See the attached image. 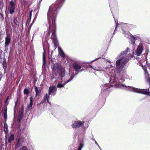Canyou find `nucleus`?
<instances>
[{
    "instance_id": "16",
    "label": "nucleus",
    "mask_w": 150,
    "mask_h": 150,
    "mask_svg": "<svg viewBox=\"0 0 150 150\" xmlns=\"http://www.w3.org/2000/svg\"><path fill=\"white\" fill-rule=\"evenodd\" d=\"M59 53L60 55L62 57H64L65 56V54L62 50H60L59 51Z\"/></svg>"
},
{
    "instance_id": "24",
    "label": "nucleus",
    "mask_w": 150,
    "mask_h": 150,
    "mask_svg": "<svg viewBox=\"0 0 150 150\" xmlns=\"http://www.w3.org/2000/svg\"><path fill=\"white\" fill-rule=\"evenodd\" d=\"M144 73L146 76L147 75V74H148V72L147 71V70L146 69L144 70Z\"/></svg>"
},
{
    "instance_id": "14",
    "label": "nucleus",
    "mask_w": 150,
    "mask_h": 150,
    "mask_svg": "<svg viewBox=\"0 0 150 150\" xmlns=\"http://www.w3.org/2000/svg\"><path fill=\"white\" fill-rule=\"evenodd\" d=\"M4 130L6 132H8V126L6 123L4 124Z\"/></svg>"
},
{
    "instance_id": "27",
    "label": "nucleus",
    "mask_w": 150,
    "mask_h": 150,
    "mask_svg": "<svg viewBox=\"0 0 150 150\" xmlns=\"http://www.w3.org/2000/svg\"><path fill=\"white\" fill-rule=\"evenodd\" d=\"M94 142H95V144H96L97 146H98V144L97 143V142L94 139Z\"/></svg>"
},
{
    "instance_id": "6",
    "label": "nucleus",
    "mask_w": 150,
    "mask_h": 150,
    "mask_svg": "<svg viewBox=\"0 0 150 150\" xmlns=\"http://www.w3.org/2000/svg\"><path fill=\"white\" fill-rule=\"evenodd\" d=\"M9 9L10 13H12L14 12L15 4L14 2L12 1H11L10 3V6L9 7Z\"/></svg>"
},
{
    "instance_id": "1",
    "label": "nucleus",
    "mask_w": 150,
    "mask_h": 150,
    "mask_svg": "<svg viewBox=\"0 0 150 150\" xmlns=\"http://www.w3.org/2000/svg\"><path fill=\"white\" fill-rule=\"evenodd\" d=\"M129 50V48L127 47L126 50L123 51L120 53L118 56V57L116 58V59L119 58L116 62L115 69L117 73L111 75L109 77V83L110 84L105 83L103 86V85L102 86L101 88L103 90L114 86H115L116 88H121L122 86H126L121 83L125 81V78L123 74L121 73V72L123 68L124 65L128 62L129 59L128 58H126L122 62L121 61L124 58V56L127 53Z\"/></svg>"
},
{
    "instance_id": "13",
    "label": "nucleus",
    "mask_w": 150,
    "mask_h": 150,
    "mask_svg": "<svg viewBox=\"0 0 150 150\" xmlns=\"http://www.w3.org/2000/svg\"><path fill=\"white\" fill-rule=\"evenodd\" d=\"M14 136L13 135H11L9 138L8 141L9 143H10L12 140L14 139Z\"/></svg>"
},
{
    "instance_id": "20",
    "label": "nucleus",
    "mask_w": 150,
    "mask_h": 150,
    "mask_svg": "<svg viewBox=\"0 0 150 150\" xmlns=\"http://www.w3.org/2000/svg\"><path fill=\"white\" fill-rule=\"evenodd\" d=\"M6 112H7V110H5V112L4 114V118H5V120H6V119L7 116Z\"/></svg>"
},
{
    "instance_id": "25",
    "label": "nucleus",
    "mask_w": 150,
    "mask_h": 150,
    "mask_svg": "<svg viewBox=\"0 0 150 150\" xmlns=\"http://www.w3.org/2000/svg\"><path fill=\"white\" fill-rule=\"evenodd\" d=\"M83 146V145L82 144H81L80 146V147L78 149V150H81Z\"/></svg>"
},
{
    "instance_id": "21",
    "label": "nucleus",
    "mask_w": 150,
    "mask_h": 150,
    "mask_svg": "<svg viewBox=\"0 0 150 150\" xmlns=\"http://www.w3.org/2000/svg\"><path fill=\"white\" fill-rule=\"evenodd\" d=\"M22 150H28L27 147L26 146H23L22 147Z\"/></svg>"
},
{
    "instance_id": "10",
    "label": "nucleus",
    "mask_w": 150,
    "mask_h": 150,
    "mask_svg": "<svg viewBox=\"0 0 150 150\" xmlns=\"http://www.w3.org/2000/svg\"><path fill=\"white\" fill-rule=\"evenodd\" d=\"M33 98L30 97V103L29 105L28 106V109L30 110L31 109L33 105Z\"/></svg>"
},
{
    "instance_id": "17",
    "label": "nucleus",
    "mask_w": 150,
    "mask_h": 150,
    "mask_svg": "<svg viewBox=\"0 0 150 150\" xmlns=\"http://www.w3.org/2000/svg\"><path fill=\"white\" fill-rule=\"evenodd\" d=\"M114 20H115V23H116V27L115 29L114 32L113 33V35L114 34L115 31L116 30V29L117 26H118V23H117V22L116 21V20H115V18H114Z\"/></svg>"
},
{
    "instance_id": "8",
    "label": "nucleus",
    "mask_w": 150,
    "mask_h": 150,
    "mask_svg": "<svg viewBox=\"0 0 150 150\" xmlns=\"http://www.w3.org/2000/svg\"><path fill=\"white\" fill-rule=\"evenodd\" d=\"M84 123V122H76L74 124L73 127H80Z\"/></svg>"
},
{
    "instance_id": "33",
    "label": "nucleus",
    "mask_w": 150,
    "mask_h": 150,
    "mask_svg": "<svg viewBox=\"0 0 150 150\" xmlns=\"http://www.w3.org/2000/svg\"><path fill=\"white\" fill-rule=\"evenodd\" d=\"M17 102H15V106H16V105H17Z\"/></svg>"
},
{
    "instance_id": "12",
    "label": "nucleus",
    "mask_w": 150,
    "mask_h": 150,
    "mask_svg": "<svg viewBox=\"0 0 150 150\" xmlns=\"http://www.w3.org/2000/svg\"><path fill=\"white\" fill-rule=\"evenodd\" d=\"M74 68L75 69H80L81 68V66L77 64H74L73 66Z\"/></svg>"
},
{
    "instance_id": "29",
    "label": "nucleus",
    "mask_w": 150,
    "mask_h": 150,
    "mask_svg": "<svg viewBox=\"0 0 150 150\" xmlns=\"http://www.w3.org/2000/svg\"><path fill=\"white\" fill-rule=\"evenodd\" d=\"M107 60L109 62V63H111V62L110 60H109L108 59Z\"/></svg>"
},
{
    "instance_id": "15",
    "label": "nucleus",
    "mask_w": 150,
    "mask_h": 150,
    "mask_svg": "<svg viewBox=\"0 0 150 150\" xmlns=\"http://www.w3.org/2000/svg\"><path fill=\"white\" fill-rule=\"evenodd\" d=\"M35 90L36 93V95L37 96L40 92L41 90L38 91L37 87H35Z\"/></svg>"
},
{
    "instance_id": "9",
    "label": "nucleus",
    "mask_w": 150,
    "mask_h": 150,
    "mask_svg": "<svg viewBox=\"0 0 150 150\" xmlns=\"http://www.w3.org/2000/svg\"><path fill=\"white\" fill-rule=\"evenodd\" d=\"M23 112V106L22 108L21 111H20L19 113V116L18 117V121L19 122L21 121V120L23 117L22 114Z\"/></svg>"
},
{
    "instance_id": "7",
    "label": "nucleus",
    "mask_w": 150,
    "mask_h": 150,
    "mask_svg": "<svg viewBox=\"0 0 150 150\" xmlns=\"http://www.w3.org/2000/svg\"><path fill=\"white\" fill-rule=\"evenodd\" d=\"M130 36L131 38H130V40L132 44L134 45L135 46V40L137 38H138V36H134L133 35L131 34Z\"/></svg>"
},
{
    "instance_id": "26",
    "label": "nucleus",
    "mask_w": 150,
    "mask_h": 150,
    "mask_svg": "<svg viewBox=\"0 0 150 150\" xmlns=\"http://www.w3.org/2000/svg\"><path fill=\"white\" fill-rule=\"evenodd\" d=\"M101 59V58L100 57H99L98 58H96V59H94V61H96V60H98V59L99 60L100 59Z\"/></svg>"
},
{
    "instance_id": "32",
    "label": "nucleus",
    "mask_w": 150,
    "mask_h": 150,
    "mask_svg": "<svg viewBox=\"0 0 150 150\" xmlns=\"http://www.w3.org/2000/svg\"><path fill=\"white\" fill-rule=\"evenodd\" d=\"M32 11V10H31L30 12V16H31V13Z\"/></svg>"
},
{
    "instance_id": "31",
    "label": "nucleus",
    "mask_w": 150,
    "mask_h": 150,
    "mask_svg": "<svg viewBox=\"0 0 150 150\" xmlns=\"http://www.w3.org/2000/svg\"><path fill=\"white\" fill-rule=\"evenodd\" d=\"M98 147H99V149L100 150H101V147L99 146L98 145Z\"/></svg>"
},
{
    "instance_id": "22",
    "label": "nucleus",
    "mask_w": 150,
    "mask_h": 150,
    "mask_svg": "<svg viewBox=\"0 0 150 150\" xmlns=\"http://www.w3.org/2000/svg\"><path fill=\"white\" fill-rule=\"evenodd\" d=\"M58 87L61 88L63 87L62 85L61 84L59 83L57 85Z\"/></svg>"
},
{
    "instance_id": "18",
    "label": "nucleus",
    "mask_w": 150,
    "mask_h": 150,
    "mask_svg": "<svg viewBox=\"0 0 150 150\" xmlns=\"http://www.w3.org/2000/svg\"><path fill=\"white\" fill-rule=\"evenodd\" d=\"M125 35V36L126 38H128L129 36V34H130L131 35V34L129 33H123Z\"/></svg>"
},
{
    "instance_id": "2",
    "label": "nucleus",
    "mask_w": 150,
    "mask_h": 150,
    "mask_svg": "<svg viewBox=\"0 0 150 150\" xmlns=\"http://www.w3.org/2000/svg\"><path fill=\"white\" fill-rule=\"evenodd\" d=\"M125 86H122V87L120 88H122L123 87H125L127 88V90H131V89L132 88V91L134 92L150 96V91H149V89L147 90L144 89L138 88L133 87Z\"/></svg>"
},
{
    "instance_id": "5",
    "label": "nucleus",
    "mask_w": 150,
    "mask_h": 150,
    "mask_svg": "<svg viewBox=\"0 0 150 150\" xmlns=\"http://www.w3.org/2000/svg\"><path fill=\"white\" fill-rule=\"evenodd\" d=\"M56 87L54 86H52L49 87V95L46 94L45 97V98L47 100L48 102H49L48 99L49 98V95H50L51 93L54 92L56 91Z\"/></svg>"
},
{
    "instance_id": "28",
    "label": "nucleus",
    "mask_w": 150,
    "mask_h": 150,
    "mask_svg": "<svg viewBox=\"0 0 150 150\" xmlns=\"http://www.w3.org/2000/svg\"><path fill=\"white\" fill-rule=\"evenodd\" d=\"M8 97H7V99L6 100H5V103H6V102H7V101L8 99Z\"/></svg>"
},
{
    "instance_id": "34",
    "label": "nucleus",
    "mask_w": 150,
    "mask_h": 150,
    "mask_svg": "<svg viewBox=\"0 0 150 150\" xmlns=\"http://www.w3.org/2000/svg\"><path fill=\"white\" fill-rule=\"evenodd\" d=\"M149 79H150V78H149Z\"/></svg>"
},
{
    "instance_id": "4",
    "label": "nucleus",
    "mask_w": 150,
    "mask_h": 150,
    "mask_svg": "<svg viewBox=\"0 0 150 150\" xmlns=\"http://www.w3.org/2000/svg\"><path fill=\"white\" fill-rule=\"evenodd\" d=\"M143 50V48L142 44V43H140L138 45L136 52V54L138 56H140L142 54V51Z\"/></svg>"
},
{
    "instance_id": "3",
    "label": "nucleus",
    "mask_w": 150,
    "mask_h": 150,
    "mask_svg": "<svg viewBox=\"0 0 150 150\" xmlns=\"http://www.w3.org/2000/svg\"><path fill=\"white\" fill-rule=\"evenodd\" d=\"M52 69L55 73H57L61 75L62 76L65 74V70L63 68L62 66L57 63L54 64Z\"/></svg>"
},
{
    "instance_id": "23",
    "label": "nucleus",
    "mask_w": 150,
    "mask_h": 150,
    "mask_svg": "<svg viewBox=\"0 0 150 150\" xmlns=\"http://www.w3.org/2000/svg\"><path fill=\"white\" fill-rule=\"evenodd\" d=\"M45 53H44L43 55V62H44L45 60Z\"/></svg>"
},
{
    "instance_id": "11",
    "label": "nucleus",
    "mask_w": 150,
    "mask_h": 150,
    "mask_svg": "<svg viewBox=\"0 0 150 150\" xmlns=\"http://www.w3.org/2000/svg\"><path fill=\"white\" fill-rule=\"evenodd\" d=\"M10 38L9 37H7L6 38L5 45L6 46H7L8 44L10 41Z\"/></svg>"
},
{
    "instance_id": "19",
    "label": "nucleus",
    "mask_w": 150,
    "mask_h": 150,
    "mask_svg": "<svg viewBox=\"0 0 150 150\" xmlns=\"http://www.w3.org/2000/svg\"><path fill=\"white\" fill-rule=\"evenodd\" d=\"M24 92L25 94H28L29 93V91L27 89H25Z\"/></svg>"
},
{
    "instance_id": "30",
    "label": "nucleus",
    "mask_w": 150,
    "mask_h": 150,
    "mask_svg": "<svg viewBox=\"0 0 150 150\" xmlns=\"http://www.w3.org/2000/svg\"><path fill=\"white\" fill-rule=\"evenodd\" d=\"M98 147H99V149L100 150H101V147L99 146L98 145Z\"/></svg>"
}]
</instances>
